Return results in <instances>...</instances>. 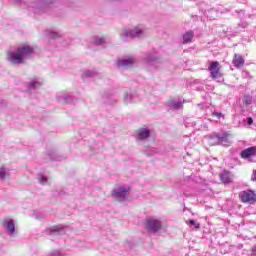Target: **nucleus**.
Listing matches in <instances>:
<instances>
[{
	"mask_svg": "<svg viewBox=\"0 0 256 256\" xmlns=\"http://www.w3.org/2000/svg\"><path fill=\"white\" fill-rule=\"evenodd\" d=\"M57 0H9L10 5H20L27 9L29 13L34 15H49L57 17V12L52 5H55Z\"/></svg>",
	"mask_w": 256,
	"mask_h": 256,
	"instance_id": "obj_1",
	"label": "nucleus"
},
{
	"mask_svg": "<svg viewBox=\"0 0 256 256\" xmlns=\"http://www.w3.org/2000/svg\"><path fill=\"white\" fill-rule=\"evenodd\" d=\"M34 53L35 49H33V46L22 44L15 52L8 53V61L12 63V65H21L25 63L27 59H31Z\"/></svg>",
	"mask_w": 256,
	"mask_h": 256,
	"instance_id": "obj_2",
	"label": "nucleus"
},
{
	"mask_svg": "<svg viewBox=\"0 0 256 256\" xmlns=\"http://www.w3.org/2000/svg\"><path fill=\"white\" fill-rule=\"evenodd\" d=\"M122 41L127 43L129 39H140L143 37V30L139 27H134L133 29H124V32L120 35Z\"/></svg>",
	"mask_w": 256,
	"mask_h": 256,
	"instance_id": "obj_3",
	"label": "nucleus"
},
{
	"mask_svg": "<svg viewBox=\"0 0 256 256\" xmlns=\"http://www.w3.org/2000/svg\"><path fill=\"white\" fill-rule=\"evenodd\" d=\"M145 228L148 233H159L163 229V222L155 218H148L145 222Z\"/></svg>",
	"mask_w": 256,
	"mask_h": 256,
	"instance_id": "obj_4",
	"label": "nucleus"
},
{
	"mask_svg": "<svg viewBox=\"0 0 256 256\" xmlns=\"http://www.w3.org/2000/svg\"><path fill=\"white\" fill-rule=\"evenodd\" d=\"M131 191L130 188H127L125 186H121L118 188H115L112 192V197L116 199V201H119L120 203H123L125 199H127V195Z\"/></svg>",
	"mask_w": 256,
	"mask_h": 256,
	"instance_id": "obj_5",
	"label": "nucleus"
},
{
	"mask_svg": "<svg viewBox=\"0 0 256 256\" xmlns=\"http://www.w3.org/2000/svg\"><path fill=\"white\" fill-rule=\"evenodd\" d=\"M208 71L210 72V77L212 79H219L223 76L221 74V64H219L218 61H212L208 67Z\"/></svg>",
	"mask_w": 256,
	"mask_h": 256,
	"instance_id": "obj_6",
	"label": "nucleus"
},
{
	"mask_svg": "<svg viewBox=\"0 0 256 256\" xmlns=\"http://www.w3.org/2000/svg\"><path fill=\"white\" fill-rule=\"evenodd\" d=\"M2 226L4 227L7 235L13 237L17 235V230L15 229V221L10 218H5L3 220Z\"/></svg>",
	"mask_w": 256,
	"mask_h": 256,
	"instance_id": "obj_7",
	"label": "nucleus"
},
{
	"mask_svg": "<svg viewBox=\"0 0 256 256\" xmlns=\"http://www.w3.org/2000/svg\"><path fill=\"white\" fill-rule=\"evenodd\" d=\"M240 200L242 203H255L256 202V195L253 190H244L239 193Z\"/></svg>",
	"mask_w": 256,
	"mask_h": 256,
	"instance_id": "obj_8",
	"label": "nucleus"
},
{
	"mask_svg": "<svg viewBox=\"0 0 256 256\" xmlns=\"http://www.w3.org/2000/svg\"><path fill=\"white\" fill-rule=\"evenodd\" d=\"M133 65H135V57L133 56L124 57L117 61V67L121 69H129V67H133Z\"/></svg>",
	"mask_w": 256,
	"mask_h": 256,
	"instance_id": "obj_9",
	"label": "nucleus"
},
{
	"mask_svg": "<svg viewBox=\"0 0 256 256\" xmlns=\"http://www.w3.org/2000/svg\"><path fill=\"white\" fill-rule=\"evenodd\" d=\"M143 59L145 63H148L149 65H158L161 63V58H159L157 52H148Z\"/></svg>",
	"mask_w": 256,
	"mask_h": 256,
	"instance_id": "obj_10",
	"label": "nucleus"
},
{
	"mask_svg": "<svg viewBox=\"0 0 256 256\" xmlns=\"http://www.w3.org/2000/svg\"><path fill=\"white\" fill-rule=\"evenodd\" d=\"M229 137H231V134H229L228 132L218 133L219 145H223L224 147L229 146L231 144V141H229Z\"/></svg>",
	"mask_w": 256,
	"mask_h": 256,
	"instance_id": "obj_11",
	"label": "nucleus"
},
{
	"mask_svg": "<svg viewBox=\"0 0 256 256\" xmlns=\"http://www.w3.org/2000/svg\"><path fill=\"white\" fill-rule=\"evenodd\" d=\"M151 136V130H149L147 127H142L137 132V139L139 141H145V139H149Z\"/></svg>",
	"mask_w": 256,
	"mask_h": 256,
	"instance_id": "obj_12",
	"label": "nucleus"
},
{
	"mask_svg": "<svg viewBox=\"0 0 256 256\" xmlns=\"http://www.w3.org/2000/svg\"><path fill=\"white\" fill-rule=\"evenodd\" d=\"M256 155V148L249 147L240 152L241 159H250V157H255Z\"/></svg>",
	"mask_w": 256,
	"mask_h": 256,
	"instance_id": "obj_13",
	"label": "nucleus"
},
{
	"mask_svg": "<svg viewBox=\"0 0 256 256\" xmlns=\"http://www.w3.org/2000/svg\"><path fill=\"white\" fill-rule=\"evenodd\" d=\"M232 63L234 67H236V69H241V67L245 65V59L243 58V56H241V54H234Z\"/></svg>",
	"mask_w": 256,
	"mask_h": 256,
	"instance_id": "obj_14",
	"label": "nucleus"
},
{
	"mask_svg": "<svg viewBox=\"0 0 256 256\" xmlns=\"http://www.w3.org/2000/svg\"><path fill=\"white\" fill-rule=\"evenodd\" d=\"M47 157H49L50 161H61L64 159V157L61 156L55 149L48 150Z\"/></svg>",
	"mask_w": 256,
	"mask_h": 256,
	"instance_id": "obj_15",
	"label": "nucleus"
},
{
	"mask_svg": "<svg viewBox=\"0 0 256 256\" xmlns=\"http://www.w3.org/2000/svg\"><path fill=\"white\" fill-rule=\"evenodd\" d=\"M167 107H169V109H172L173 111H179V109H183V102L168 100Z\"/></svg>",
	"mask_w": 256,
	"mask_h": 256,
	"instance_id": "obj_16",
	"label": "nucleus"
},
{
	"mask_svg": "<svg viewBox=\"0 0 256 256\" xmlns=\"http://www.w3.org/2000/svg\"><path fill=\"white\" fill-rule=\"evenodd\" d=\"M41 85H43V82L37 80V78H34L30 81V83L28 85V91L30 93H33V91H35V89H39V87H41Z\"/></svg>",
	"mask_w": 256,
	"mask_h": 256,
	"instance_id": "obj_17",
	"label": "nucleus"
},
{
	"mask_svg": "<svg viewBox=\"0 0 256 256\" xmlns=\"http://www.w3.org/2000/svg\"><path fill=\"white\" fill-rule=\"evenodd\" d=\"M194 37H195V33L193 32V30H189L186 33H184L182 35L183 45H187L188 43H191Z\"/></svg>",
	"mask_w": 256,
	"mask_h": 256,
	"instance_id": "obj_18",
	"label": "nucleus"
},
{
	"mask_svg": "<svg viewBox=\"0 0 256 256\" xmlns=\"http://www.w3.org/2000/svg\"><path fill=\"white\" fill-rule=\"evenodd\" d=\"M220 179L224 184L231 183V174L228 171H224L220 174Z\"/></svg>",
	"mask_w": 256,
	"mask_h": 256,
	"instance_id": "obj_19",
	"label": "nucleus"
},
{
	"mask_svg": "<svg viewBox=\"0 0 256 256\" xmlns=\"http://www.w3.org/2000/svg\"><path fill=\"white\" fill-rule=\"evenodd\" d=\"M209 145H219V134H212L208 137Z\"/></svg>",
	"mask_w": 256,
	"mask_h": 256,
	"instance_id": "obj_20",
	"label": "nucleus"
},
{
	"mask_svg": "<svg viewBox=\"0 0 256 256\" xmlns=\"http://www.w3.org/2000/svg\"><path fill=\"white\" fill-rule=\"evenodd\" d=\"M45 35L46 37H48V39H59V37H61V35L58 32L51 30H46Z\"/></svg>",
	"mask_w": 256,
	"mask_h": 256,
	"instance_id": "obj_21",
	"label": "nucleus"
},
{
	"mask_svg": "<svg viewBox=\"0 0 256 256\" xmlns=\"http://www.w3.org/2000/svg\"><path fill=\"white\" fill-rule=\"evenodd\" d=\"M58 101H63L64 103H71L73 101V98L69 96V94H63L60 96H57Z\"/></svg>",
	"mask_w": 256,
	"mask_h": 256,
	"instance_id": "obj_22",
	"label": "nucleus"
},
{
	"mask_svg": "<svg viewBox=\"0 0 256 256\" xmlns=\"http://www.w3.org/2000/svg\"><path fill=\"white\" fill-rule=\"evenodd\" d=\"M124 103L126 105L133 103V95L131 93L127 92L124 94Z\"/></svg>",
	"mask_w": 256,
	"mask_h": 256,
	"instance_id": "obj_23",
	"label": "nucleus"
},
{
	"mask_svg": "<svg viewBox=\"0 0 256 256\" xmlns=\"http://www.w3.org/2000/svg\"><path fill=\"white\" fill-rule=\"evenodd\" d=\"M9 175V171H7V168L5 167H0V179H5Z\"/></svg>",
	"mask_w": 256,
	"mask_h": 256,
	"instance_id": "obj_24",
	"label": "nucleus"
},
{
	"mask_svg": "<svg viewBox=\"0 0 256 256\" xmlns=\"http://www.w3.org/2000/svg\"><path fill=\"white\" fill-rule=\"evenodd\" d=\"M188 224L190 227H193V229H199V227H201V224L197 223L194 219L189 220Z\"/></svg>",
	"mask_w": 256,
	"mask_h": 256,
	"instance_id": "obj_25",
	"label": "nucleus"
},
{
	"mask_svg": "<svg viewBox=\"0 0 256 256\" xmlns=\"http://www.w3.org/2000/svg\"><path fill=\"white\" fill-rule=\"evenodd\" d=\"M50 235H53V233H59V231H63V227L61 226H53L49 229Z\"/></svg>",
	"mask_w": 256,
	"mask_h": 256,
	"instance_id": "obj_26",
	"label": "nucleus"
},
{
	"mask_svg": "<svg viewBox=\"0 0 256 256\" xmlns=\"http://www.w3.org/2000/svg\"><path fill=\"white\" fill-rule=\"evenodd\" d=\"M96 75H97V73H95V71H91V70H86L83 73V77H87V78L95 77Z\"/></svg>",
	"mask_w": 256,
	"mask_h": 256,
	"instance_id": "obj_27",
	"label": "nucleus"
},
{
	"mask_svg": "<svg viewBox=\"0 0 256 256\" xmlns=\"http://www.w3.org/2000/svg\"><path fill=\"white\" fill-rule=\"evenodd\" d=\"M243 101H244L245 105H251V103H253V96L245 95Z\"/></svg>",
	"mask_w": 256,
	"mask_h": 256,
	"instance_id": "obj_28",
	"label": "nucleus"
},
{
	"mask_svg": "<svg viewBox=\"0 0 256 256\" xmlns=\"http://www.w3.org/2000/svg\"><path fill=\"white\" fill-rule=\"evenodd\" d=\"M38 181L41 183V185H45V183H47V177L43 174H39Z\"/></svg>",
	"mask_w": 256,
	"mask_h": 256,
	"instance_id": "obj_29",
	"label": "nucleus"
},
{
	"mask_svg": "<svg viewBox=\"0 0 256 256\" xmlns=\"http://www.w3.org/2000/svg\"><path fill=\"white\" fill-rule=\"evenodd\" d=\"M103 44H105V38L96 37L94 39V45H103Z\"/></svg>",
	"mask_w": 256,
	"mask_h": 256,
	"instance_id": "obj_30",
	"label": "nucleus"
},
{
	"mask_svg": "<svg viewBox=\"0 0 256 256\" xmlns=\"http://www.w3.org/2000/svg\"><path fill=\"white\" fill-rule=\"evenodd\" d=\"M212 117H217V119H221V117H222L224 119L225 115H223V113H221V112H213Z\"/></svg>",
	"mask_w": 256,
	"mask_h": 256,
	"instance_id": "obj_31",
	"label": "nucleus"
},
{
	"mask_svg": "<svg viewBox=\"0 0 256 256\" xmlns=\"http://www.w3.org/2000/svg\"><path fill=\"white\" fill-rule=\"evenodd\" d=\"M109 97H111V95H109V92H105L103 95V99H109Z\"/></svg>",
	"mask_w": 256,
	"mask_h": 256,
	"instance_id": "obj_32",
	"label": "nucleus"
},
{
	"mask_svg": "<svg viewBox=\"0 0 256 256\" xmlns=\"http://www.w3.org/2000/svg\"><path fill=\"white\" fill-rule=\"evenodd\" d=\"M185 123H186V127H195V122H190L189 124H187V121H186Z\"/></svg>",
	"mask_w": 256,
	"mask_h": 256,
	"instance_id": "obj_33",
	"label": "nucleus"
},
{
	"mask_svg": "<svg viewBox=\"0 0 256 256\" xmlns=\"http://www.w3.org/2000/svg\"><path fill=\"white\" fill-rule=\"evenodd\" d=\"M252 256H256V245L252 247Z\"/></svg>",
	"mask_w": 256,
	"mask_h": 256,
	"instance_id": "obj_34",
	"label": "nucleus"
},
{
	"mask_svg": "<svg viewBox=\"0 0 256 256\" xmlns=\"http://www.w3.org/2000/svg\"><path fill=\"white\" fill-rule=\"evenodd\" d=\"M251 179L252 181H256V170L253 171Z\"/></svg>",
	"mask_w": 256,
	"mask_h": 256,
	"instance_id": "obj_35",
	"label": "nucleus"
},
{
	"mask_svg": "<svg viewBox=\"0 0 256 256\" xmlns=\"http://www.w3.org/2000/svg\"><path fill=\"white\" fill-rule=\"evenodd\" d=\"M248 125H253V118L251 117L248 118Z\"/></svg>",
	"mask_w": 256,
	"mask_h": 256,
	"instance_id": "obj_36",
	"label": "nucleus"
}]
</instances>
